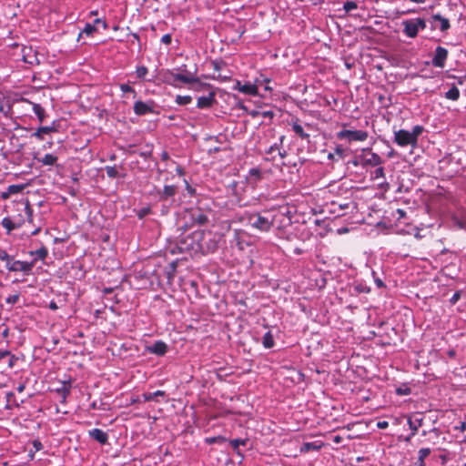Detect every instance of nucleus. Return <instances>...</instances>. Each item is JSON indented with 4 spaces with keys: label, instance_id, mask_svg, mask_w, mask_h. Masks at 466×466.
I'll return each instance as SVG.
<instances>
[{
    "label": "nucleus",
    "instance_id": "obj_18",
    "mask_svg": "<svg viewBox=\"0 0 466 466\" xmlns=\"http://www.w3.org/2000/svg\"><path fill=\"white\" fill-rule=\"evenodd\" d=\"M408 424L410 426V429L411 430V435H415L418 429L422 425V419L419 418V419H416L415 420L409 419Z\"/></svg>",
    "mask_w": 466,
    "mask_h": 466
},
{
    "label": "nucleus",
    "instance_id": "obj_63",
    "mask_svg": "<svg viewBox=\"0 0 466 466\" xmlns=\"http://www.w3.org/2000/svg\"><path fill=\"white\" fill-rule=\"evenodd\" d=\"M95 23H96V24H100V23H102V22H101V20H100V19H96V20L95 21Z\"/></svg>",
    "mask_w": 466,
    "mask_h": 466
},
{
    "label": "nucleus",
    "instance_id": "obj_56",
    "mask_svg": "<svg viewBox=\"0 0 466 466\" xmlns=\"http://www.w3.org/2000/svg\"><path fill=\"white\" fill-rule=\"evenodd\" d=\"M35 447L39 450L40 449V446H41V443L40 442H37V441H35L34 443Z\"/></svg>",
    "mask_w": 466,
    "mask_h": 466
},
{
    "label": "nucleus",
    "instance_id": "obj_15",
    "mask_svg": "<svg viewBox=\"0 0 466 466\" xmlns=\"http://www.w3.org/2000/svg\"><path fill=\"white\" fill-rule=\"evenodd\" d=\"M23 52H24L23 59L25 63H28V64H34L35 62L37 64L39 63L36 56L32 54L33 50L31 48H28V49L24 48Z\"/></svg>",
    "mask_w": 466,
    "mask_h": 466
},
{
    "label": "nucleus",
    "instance_id": "obj_50",
    "mask_svg": "<svg viewBox=\"0 0 466 466\" xmlns=\"http://www.w3.org/2000/svg\"><path fill=\"white\" fill-rule=\"evenodd\" d=\"M397 213L399 214V218H401L405 217V211L402 210V209H398Z\"/></svg>",
    "mask_w": 466,
    "mask_h": 466
},
{
    "label": "nucleus",
    "instance_id": "obj_42",
    "mask_svg": "<svg viewBox=\"0 0 466 466\" xmlns=\"http://www.w3.org/2000/svg\"><path fill=\"white\" fill-rule=\"evenodd\" d=\"M18 295H12L6 299V302L9 304H14L17 301Z\"/></svg>",
    "mask_w": 466,
    "mask_h": 466
},
{
    "label": "nucleus",
    "instance_id": "obj_17",
    "mask_svg": "<svg viewBox=\"0 0 466 466\" xmlns=\"http://www.w3.org/2000/svg\"><path fill=\"white\" fill-rule=\"evenodd\" d=\"M33 111L37 116V118L40 122H43L46 117L45 109L39 105L35 103H31Z\"/></svg>",
    "mask_w": 466,
    "mask_h": 466
},
{
    "label": "nucleus",
    "instance_id": "obj_34",
    "mask_svg": "<svg viewBox=\"0 0 466 466\" xmlns=\"http://www.w3.org/2000/svg\"><path fill=\"white\" fill-rule=\"evenodd\" d=\"M2 224L8 231L14 229L15 227L12 220L9 218H4Z\"/></svg>",
    "mask_w": 466,
    "mask_h": 466
},
{
    "label": "nucleus",
    "instance_id": "obj_46",
    "mask_svg": "<svg viewBox=\"0 0 466 466\" xmlns=\"http://www.w3.org/2000/svg\"><path fill=\"white\" fill-rule=\"evenodd\" d=\"M456 430H459L461 431H464L466 430V422L462 421L461 424L457 427H455Z\"/></svg>",
    "mask_w": 466,
    "mask_h": 466
},
{
    "label": "nucleus",
    "instance_id": "obj_48",
    "mask_svg": "<svg viewBox=\"0 0 466 466\" xmlns=\"http://www.w3.org/2000/svg\"><path fill=\"white\" fill-rule=\"evenodd\" d=\"M49 309L52 310H56L58 309V306L56 305V303L55 301H51L49 303Z\"/></svg>",
    "mask_w": 466,
    "mask_h": 466
},
{
    "label": "nucleus",
    "instance_id": "obj_1",
    "mask_svg": "<svg viewBox=\"0 0 466 466\" xmlns=\"http://www.w3.org/2000/svg\"><path fill=\"white\" fill-rule=\"evenodd\" d=\"M243 219L247 220V224L249 227L261 232L269 231L274 224L272 219H269L259 213L248 214L243 218Z\"/></svg>",
    "mask_w": 466,
    "mask_h": 466
},
{
    "label": "nucleus",
    "instance_id": "obj_6",
    "mask_svg": "<svg viewBox=\"0 0 466 466\" xmlns=\"http://www.w3.org/2000/svg\"><path fill=\"white\" fill-rule=\"evenodd\" d=\"M233 89L238 90L239 92L246 94L256 96L258 95V85L257 82L255 84H241L239 81L236 83Z\"/></svg>",
    "mask_w": 466,
    "mask_h": 466
},
{
    "label": "nucleus",
    "instance_id": "obj_59",
    "mask_svg": "<svg viewBox=\"0 0 466 466\" xmlns=\"http://www.w3.org/2000/svg\"><path fill=\"white\" fill-rule=\"evenodd\" d=\"M284 138H285V137H284V136H281V137H280V138H279V143H280V144H282V143H283Z\"/></svg>",
    "mask_w": 466,
    "mask_h": 466
},
{
    "label": "nucleus",
    "instance_id": "obj_38",
    "mask_svg": "<svg viewBox=\"0 0 466 466\" xmlns=\"http://www.w3.org/2000/svg\"><path fill=\"white\" fill-rule=\"evenodd\" d=\"M431 451L428 448L421 449L419 451L420 460L423 461L424 458H426L430 454Z\"/></svg>",
    "mask_w": 466,
    "mask_h": 466
},
{
    "label": "nucleus",
    "instance_id": "obj_9",
    "mask_svg": "<svg viewBox=\"0 0 466 466\" xmlns=\"http://www.w3.org/2000/svg\"><path fill=\"white\" fill-rule=\"evenodd\" d=\"M134 112L138 116H142L147 113H152L153 108L148 104H146L142 101H137L134 105Z\"/></svg>",
    "mask_w": 466,
    "mask_h": 466
},
{
    "label": "nucleus",
    "instance_id": "obj_31",
    "mask_svg": "<svg viewBox=\"0 0 466 466\" xmlns=\"http://www.w3.org/2000/svg\"><path fill=\"white\" fill-rule=\"evenodd\" d=\"M247 442V440H241V439H235L230 441V445L235 451H238V447L240 445H245Z\"/></svg>",
    "mask_w": 466,
    "mask_h": 466
},
{
    "label": "nucleus",
    "instance_id": "obj_23",
    "mask_svg": "<svg viewBox=\"0 0 466 466\" xmlns=\"http://www.w3.org/2000/svg\"><path fill=\"white\" fill-rule=\"evenodd\" d=\"M263 345L265 348H271L274 345L273 337L269 332H267L263 337Z\"/></svg>",
    "mask_w": 466,
    "mask_h": 466
},
{
    "label": "nucleus",
    "instance_id": "obj_21",
    "mask_svg": "<svg viewBox=\"0 0 466 466\" xmlns=\"http://www.w3.org/2000/svg\"><path fill=\"white\" fill-rule=\"evenodd\" d=\"M57 157L52 154H46L43 158L39 159V161L46 166H52L56 163Z\"/></svg>",
    "mask_w": 466,
    "mask_h": 466
},
{
    "label": "nucleus",
    "instance_id": "obj_8",
    "mask_svg": "<svg viewBox=\"0 0 466 466\" xmlns=\"http://www.w3.org/2000/svg\"><path fill=\"white\" fill-rule=\"evenodd\" d=\"M147 350L153 354L162 356L167 352V346L165 342L159 340L154 343L152 346H148Z\"/></svg>",
    "mask_w": 466,
    "mask_h": 466
},
{
    "label": "nucleus",
    "instance_id": "obj_55",
    "mask_svg": "<svg viewBox=\"0 0 466 466\" xmlns=\"http://www.w3.org/2000/svg\"><path fill=\"white\" fill-rule=\"evenodd\" d=\"M24 389H25V386L22 384V385H19V386H18L17 390H18L19 392H22V391L24 390Z\"/></svg>",
    "mask_w": 466,
    "mask_h": 466
},
{
    "label": "nucleus",
    "instance_id": "obj_58",
    "mask_svg": "<svg viewBox=\"0 0 466 466\" xmlns=\"http://www.w3.org/2000/svg\"><path fill=\"white\" fill-rule=\"evenodd\" d=\"M40 231V228H36L32 232V235H36Z\"/></svg>",
    "mask_w": 466,
    "mask_h": 466
},
{
    "label": "nucleus",
    "instance_id": "obj_10",
    "mask_svg": "<svg viewBox=\"0 0 466 466\" xmlns=\"http://www.w3.org/2000/svg\"><path fill=\"white\" fill-rule=\"evenodd\" d=\"M89 435L101 444H105L107 441V434L100 429L90 431Z\"/></svg>",
    "mask_w": 466,
    "mask_h": 466
},
{
    "label": "nucleus",
    "instance_id": "obj_41",
    "mask_svg": "<svg viewBox=\"0 0 466 466\" xmlns=\"http://www.w3.org/2000/svg\"><path fill=\"white\" fill-rule=\"evenodd\" d=\"M24 212L27 216L29 221H31L32 220V209L28 203L24 207Z\"/></svg>",
    "mask_w": 466,
    "mask_h": 466
},
{
    "label": "nucleus",
    "instance_id": "obj_28",
    "mask_svg": "<svg viewBox=\"0 0 466 466\" xmlns=\"http://www.w3.org/2000/svg\"><path fill=\"white\" fill-rule=\"evenodd\" d=\"M278 151V145L275 144L274 146H271L267 151L266 155L270 156L271 157H266L267 160H275L276 156L274 155L275 152Z\"/></svg>",
    "mask_w": 466,
    "mask_h": 466
},
{
    "label": "nucleus",
    "instance_id": "obj_27",
    "mask_svg": "<svg viewBox=\"0 0 466 466\" xmlns=\"http://www.w3.org/2000/svg\"><path fill=\"white\" fill-rule=\"evenodd\" d=\"M16 265H18L19 267L15 268V269H20L23 271H29L33 268L34 263L33 262L28 263V262L17 261Z\"/></svg>",
    "mask_w": 466,
    "mask_h": 466
},
{
    "label": "nucleus",
    "instance_id": "obj_20",
    "mask_svg": "<svg viewBox=\"0 0 466 466\" xmlns=\"http://www.w3.org/2000/svg\"><path fill=\"white\" fill-rule=\"evenodd\" d=\"M460 96V91L456 86H452L448 92L445 94V97L451 100H457Z\"/></svg>",
    "mask_w": 466,
    "mask_h": 466
},
{
    "label": "nucleus",
    "instance_id": "obj_54",
    "mask_svg": "<svg viewBox=\"0 0 466 466\" xmlns=\"http://www.w3.org/2000/svg\"><path fill=\"white\" fill-rule=\"evenodd\" d=\"M376 284L379 288L382 287L383 286V282L380 280V279H376Z\"/></svg>",
    "mask_w": 466,
    "mask_h": 466
},
{
    "label": "nucleus",
    "instance_id": "obj_22",
    "mask_svg": "<svg viewBox=\"0 0 466 466\" xmlns=\"http://www.w3.org/2000/svg\"><path fill=\"white\" fill-rule=\"evenodd\" d=\"M165 396V391L163 390H157L153 393H144L143 398L146 401H151L155 400L156 397H163Z\"/></svg>",
    "mask_w": 466,
    "mask_h": 466
},
{
    "label": "nucleus",
    "instance_id": "obj_30",
    "mask_svg": "<svg viewBox=\"0 0 466 466\" xmlns=\"http://www.w3.org/2000/svg\"><path fill=\"white\" fill-rule=\"evenodd\" d=\"M293 130L302 138H306L309 137L306 133H304L303 127L299 124L293 125Z\"/></svg>",
    "mask_w": 466,
    "mask_h": 466
},
{
    "label": "nucleus",
    "instance_id": "obj_35",
    "mask_svg": "<svg viewBox=\"0 0 466 466\" xmlns=\"http://www.w3.org/2000/svg\"><path fill=\"white\" fill-rule=\"evenodd\" d=\"M357 6H358V5H357V3H356V2L349 1V2H346V3L344 4V10H345L346 12H350V11H351V10L356 9V8H357Z\"/></svg>",
    "mask_w": 466,
    "mask_h": 466
},
{
    "label": "nucleus",
    "instance_id": "obj_62",
    "mask_svg": "<svg viewBox=\"0 0 466 466\" xmlns=\"http://www.w3.org/2000/svg\"><path fill=\"white\" fill-rule=\"evenodd\" d=\"M187 248H194V245H193V243H190Z\"/></svg>",
    "mask_w": 466,
    "mask_h": 466
},
{
    "label": "nucleus",
    "instance_id": "obj_53",
    "mask_svg": "<svg viewBox=\"0 0 466 466\" xmlns=\"http://www.w3.org/2000/svg\"><path fill=\"white\" fill-rule=\"evenodd\" d=\"M262 116H269V117H272L273 116V113L271 111H265L262 113Z\"/></svg>",
    "mask_w": 466,
    "mask_h": 466
},
{
    "label": "nucleus",
    "instance_id": "obj_64",
    "mask_svg": "<svg viewBox=\"0 0 466 466\" xmlns=\"http://www.w3.org/2000/svg\"><path fill=\"white\" fill-rule=\"evenodd\" d=\"M397 392H398L399 394H402V390H401L400 389H398V390H397Z\"/></svg>",
    "mask_w": 466,
    "mask_h": 466
},
{
    "label": "nucleus",
    "instance_id": "obj_25",
    "mask_svg": "<svg viewBox=\"0 0 466 466\" xmlns=\"http://www.w3.org/2000/svg\"><path fill=\"white\" fill-rule=\"evenodd\" d=\"M423 128L420 126H415L411 132H410V136L413 137V140L415 144H417L418 137L422 133Z\"/></svg>",
    "mask_w": 466,
    "mask_h": 466
},
{
    "label": "nucleus",
    "instance_id": "obj_40",
    "mask_svg": "<svg viewBox=\"0 0 466 466\" xmlns=\"http://www.w3.org/2000/svg\"><path fill=\"white\" fill-rule=\"evenodd\" d=\"M120 89H121L123 92H125V93H126V92H130V93H133V94H134V96L136 95L135 90H134L131 86H129L128 85H127V84H122V85H120Z\"/></svg>",
    "mask_w": 466,
    "mask_h": 466
},
{
    "label": "nucleus",
    "instance_id": "obj_39",
    "mask_svg": "<svg viewBox=\"0 0 466 466\" xmlns=\"http://www.w3.org/2000/svg\"><path fill=\"white\" fill-rule=\"evenodd\" d=\"M51 130L50 127H40L35 133V136H36L37 137H41L42 134L43 133H48L49 131Z\"/></svg>",
    "mask_w": 466,
    "mask_h": 466
},
{
    "label": "nucleus",
    "instance_id": "obj_26",
    "mask_svg": "<svg viewBox=\"0 0 466 466\" xmlns=\"http://www.w3.org/2000/svg\"><path fill=\"white\" fill-rule=\"evenodd\" d=\"M319 448H320V445H316L315 443H311V442H306L301 446L300 451L307 452L311 450H318Z\"/></svg>",
    "mask_w": 466,
    "mask_h": 466
},
{
    "label": "nucleus",
    "instance_id": "obj_36",
    "mask_svg": "<svg viewBox=\"0 0 466 466\" xmlns=\"http://www.w3.org/2000/svg\"><path fill=\"white\" fill-rule=\"evenodd\" d=\"M384 169L383 167H378L375 171H374V175H373V178L374 179H379V178H384Z\"/></svg>",
    "mask_w": 466,
    "mask_h": 466
},
{
    "label": "nucleus",
    "instance_id": "obj_24",
    "mask_svg": "<svg viewBox=\"0 0 466 466\" xmlns=\"http://www.w3.org/2000/svg\"><path fill=\"white\" fill-rule=\"evenodd\" d=\"M95 31H96V28L94 25L86 24L84 27V29L79 34V37H81L84 34L86 35H92Z\"/></svg>",
    "mask_w": 466,
    "mask_h": 466
},
{
    "label": "nucleus",
    "instance_id": "obj_13",
    "mask_svg": "<svg viewBox=\"0 0 466 466\" xmlns=\"http://www.w3.org/2000/svg\"><path fill=\"white\" fill-rule=\"evenodd\" d=\"M173 78L176 81H180V82L187 83V84L198 81V78L191 74H188V75L174 74Z\"/></svg>",
    "mask_w": 466,
    "mask_h": 466
},
{
    "label": "nucleus",
    "instance_id": "obj_5",
    "mask_svg": "<svg viewBox=\"0 0 466 466\" xmlns=\"http://www.w3.org/2000/svg\"><path fill=\"white\" fill-rule=\"evenodd\" d=\"M448 56V51L441 46H438L435 50V56L432 59V65L436 67L442 68Z\"/></svg>",
    "mask_w": 466,
    "mask_h": 466
},
{
    "label": "nucleus",
    "instance_id": "obj_61",
    "mask_svg": "<svg viewBox=\"0 0 466 466\" xmlns=\"http://www.w3.org/2000/svg\"><path fill=\"white\" fill-rule=\"evenodd\" d=\"M409 390H402V394H408L409 393Z\"/></svg>",
    "mask_w": 466,
    "mask_h": 466
},
{
    "label": "nucleus",
    "instance_id": "obj_60",
    "mask_svg": "<svg viewBox=\"0 0 466 466\" xmlns=\"http://www.w3.org/2000/svg\"><path fill=\"white\" fill-rule=\"evenodd\" d=\"M412 436H413V435H411V434H410V436H408V437L405 439V441H410Z\"/></svg>",
    "mask_w": 466,
    "mask_h": 466
},
{
    "label": "nucleus",
    "instance_id": "obj_29",
    "mask_svg": "<svg viewBox=\"0 0 466 466\" xmlns=\"http://www.w3.org/2000/svg\"><path fill=\"white\" fill-rule=\"evenodd\" d=\"M176 102L178 105H187L191 102V96H177L176 98Z\"/></svg>",
    "mask_w": 466,
    "mask_h": 466
},
{
    "label": "nucleus",
    "instance_id": "obj_11",
    "mask_svg": "<svg viewBox=\"0 0 466 466\" xmlns=\"http://www.w3.org/2000/svg\"><path fill=\"white\" fill-rule=\"evenodd\" d=\"M214 102V95L209 94L206 96H200L198 98V107L199 108H208L212 106Z\"/></svg>",
    "mask_w": 466,
    "mask_h": 466
},
{
    "label": "nucleus",
    "instance_id": "obj_7",
    "mask_svg": "<svg viewBox=\"0 0 466 466\" xmlns=\"http://www.w3.org/2000/svg\"><path fill=\"white\" fill-rule=\"evenodd\" d=\"M187 214L190 217L192 224L203 225L208 221L207 216L200 210H190Z\"/></svg>",
    "mask_w": 466,
    "mask_h": 466
},
{
    "label": "nucleus",
    "instance_id": "obj_51",
    "mask_svg": "<svg viewBox=\"0 0 466 466\" xmlns=\"http://www.w3.org/2000/svg\"><path fill=\"white\" fill-rule=\"evenodd\" d=\"M217 440H219V441H224V439L220 438V437H218V438H211V439H208V441L209 443H213L215 441H217Z\"/></svg>",
    "mask_w": 466,
    "mask_h": 466
},
{
    "label": "nucleus",
    "instance_id": "obj_19",
    "mask_svg": "<svg viewBox=\"0 0 466 466\" xmlns=\"http://www.w3.org/2000/svg\"><path fill=\"white\" fill-rule=\"evenodd\" d=\"M366 164L371 166H378L381 163L380 157L376 153H370L369 157L365 159Z\"/></svg>",
    "mask_w": 466,
    "mask_h": 466
},
{
    "label": "nucleus",
    "instance_id": "obj_37",
    "mask_svg": "<svg viewBox=\"0 0 466 466\" xmlns=\"http://www.w3.org/2000/svg\"><path fill=\"white\" fill-rule=\"evenodd\" d=\"M147 73V69L145 66H139L137 68V75L138 77H144Z\"/></svg>",
    "mask_w": 466,
    "mask_h": 466
},
{
    "label": "nucleus",
    "instance_id": "obj_44",
    "mask_svg": "<svg viewBox=\"0 0 466 466\" xmlns=\"http://www.w3.org/2000/svg\"><path fill=\"white\" fill-rule=\"evenodd\" d=\"M460 297H461L460 292H456V293L451 297V304H455V303L458 301V299H460Z\"/></svg>",
    "mask_w": 466,
    "mask_h": 466
},
{
    "label": "nucleus",
    "instance_id": "obj_43",
    "mask_svg": "<svg viewBox=\"0 0 466 466\" xmlns=\"http://www.w3.org/2000/svg\"><path fill=\"white\" fill-rule=\"evenodd\" d=\"M162 43L168 45L171 43V36L170 35H165L161 38Z\"/></svg>",
    "mask_w": 466,
    "mask_h": 466
},
{
    "label": "nucleus",
    "instance_id": "obj_16",
    "mask_svg": "<svg viewBox=\"0 0 466 466\" xmlns=\"http://www.w3.org/2000/svg\"><path fill=\"white\" fill-rule=\"evenodd\" d=\"M349 208L350 203L337 204V202L333 201L330 203L329 211L333 214L338 213V216H340L341 214L339 213V211H343L344 209H347Z\"/></svg>",
    "mask_w": 466,
    "mask_h": 466
},
{
    "label": "nucleus",
    "instance_id": "obj_45",
    "mask_svg": "<svg viewBox=\"0 0 466 466\" xmlns=\"http://www.w3.org/2000/svg\"><path fill=\"white\" fill-rule=\"evenodd\" d=\"M388 426H389V423H388V421H386V420L379 421V422L377 423V427H378L379 429H386Z\"/></svg>",
    "mask_w": 466,
    "mask_h": 466
},
{
    "label": "nucleus",
    "instance_id": "obj_49",
    "mask_svg": "<svg viewBox=\"0 0 466 466\" xmlns=\"http://www.w3.org/2000/svg\"><path fill=\"white\" fill-rule=\"evenodd\" d=\"M278 155L281 157V158H284L286 156H287V152L286 151H280V149L278 147V151H277Z\"/></svg>",
    "mask_w": 466,
    "mask_h": 466
},
{
    "label": "nucleus",
    "instance_id": "obj_52",
    "mask_svg": "<svg viewBox=\"0 0 466 466\" xmlns=\"http://www.w3.org/2000/svg\"><path fill=\"white\" fill-rule=\"evenodd\" d=\"M342 438L339 435H337L333 438V441L335 443H339L341 441Z\"/></svg>",
    "mask_w": 466,
    "mask_h": 466
},
{
    "label": "nucleus",
    "instance_id": "obj_32",
    "mask_svg": "<svg viewBox=\"0 0 466 466\" xmlns=\"http://www.w3.org/2000/svg\"><path fill=\"white\" fill-rule=\"evenodd\" d=\"M36 255L37 258H39L40 259H45L46 257L47 256V250L46 248H41L39 249H37L35 252H31V255Z\"/></svg>",
    "mask_w": 466,
    "mask_h": 466
},
{
    "label": "nucleus",
    "instance_id": "obj_57",
    "mask_svg": "<svg viewBox=\"0 0 466 466\" xmlns=\"http://www.w3.org/2000/svg\"><path fill=\"white\" fill-rule=\"evenodd\" d=\"M250 115H251L252 116H258V111H252V112L250 113Z\"/></svg>",
    "mask_w": 466,
    "mask_h": 466
},
{
    "label": "nucleus",
    "instance_id": "obj_3",
    "mask_svg": "<svg viewBox=\"0 0 466 466\" xmlns=\"http://www.w3.org/2000/svg\"><path fill=\"white\" fill-rule=\"evenodd\" d=\"M338 138L345 139L348 142L365 141L368 138V133L362 130L344 129L337 134Z\"/></svg>",
    "mask_w": 466,
    "mask_h": 466
},
{
    "label": "nucleus",
    "instance_id": "obj_47",
    "mask_svg": "<svg viewBox=\"0 0 466 466\" xmlns=\"http://www.w3.org/2000/svg\"><path fill=\"white\" fill-rule=\"evenodd\" d=\"M201 237H202L201 231H195L193 233V238H196L198 241L200 239Z\"/></svg>",
    "mask_w": 466,
    "mask_h": 466
},
{
    "label": "nucleus",
    "instance_id": "obj_14",
    "mask_svg": "<svg viewBox=\"0 0 466 466\" xmlns=\"http://www.w3.org/2000/svg\"><path fill=\"white\" fill-rule=\"evenodd\" d=\"M177 193V187L175 186H165L162 192L159 193L160 199L165 200L170 197H173Z\"/></svg>",
    "mask_w": 466,
    "mask_h": 466
},
{
    "label": "nucleus",
    "instance_id": "obj_12",
    "mask_svg": "<svg viewBox=\"0 0 466 466\" xmlns=\"http://www.w3.org/2000/svg\"><path fill=\"white\" fill-rule=\"evenodd\" d=\"M434 22H439L440 25H435V27H439L441 31H446L450 27V22L448 19L441 16L440 15H434L432 16Z\"/></svg>",
    "mask_w": 466,
    "mask_h": 466
},
{
    "label": "nucleus",
    "instance_id": "obj_2",
    "mask_svg": "<svg viewBox=\"0 0 466 466\" xmlns=\"http://www.w3.org/2000/svg\"><path fill=\"white\" fill-rule=\"evenodd\" d=\"M404 34L411 38L417 36L420 29L426 27V23L422 18L409 19L402 22Z\"/></svg>",
    "mask_w": 466,
    "mask_h": 466
},
{
    "label": "nucleus",
    "instance_id": "obj_4",
    "mask_svg": "<svg viewBox=\"0 0 466 466\" xmlns=\"http://www.w3.org/2000/svg\"><path fill=\"white\" fill-rule=\"evenodd\" d=\"M395 142L400 147L408 145L414 147L416 145L413 137L410 136L409 131L404 129L395 132Z\"/></svg>",
    "mask_w": 466,
    "mask_h": 466
},
{
    "label": "nucleus",
    "instance_id": "obj_33",
    "mask_svg": "<svg viewBox=\"0 0 466 466\" xmlns=\"http://www.w3.org/2000/svg\"><path fill=\"white\" fill-rule=\"evenodd\" d=\"M106 175L109 177H116L118 175L117 168L116 167H106Z\"/></svg>",
    "mask_w": 466,
    "mask_h": 466
}]
</instances>
